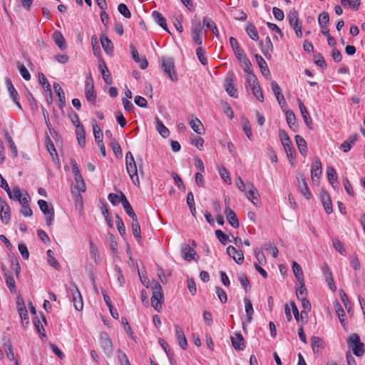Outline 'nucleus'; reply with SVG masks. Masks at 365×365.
<instances>
[{
    "label": "nucleus",
    "instance_id": "34",
    "mask_svg": "<svg viewBox=\"0 0 365 365\" xmlns=\"http://www.w3.org/2000/svg\"><path fill=\"white\" fill-rule=\"evenodd\" d=\"M295 141L299 153L303 156H306L307 153V147L305 140L301 135H297L295 136Z\"/></svg>",
    "mask_w": 365,
    "mask_h": 365
},
{
    "label": "nucleus",
    "instance_id": "13",
    "mask_svg": "<svg viewBox=\"0 0 365 365\" xmlns=\"http://www.w3.org/2000/svg\"><path fill=\"white\" fill-rule=\"evenodd\" d=\"M297 178L299 191L307 200H309L312 197V193L308 188L304 176L302 174H299Z\"/></svg>",
    "mask_w": 365,
    "mask_h": 365
},
{
    "label": "nucleus",
    "instance_id": "10",
    "mask_svg": "<svg viewBox=\"0 0 365 365\" xmlns=\"http://www.w3.org/2000/svg\"><path fill=\"white\" fill-rule=\"evenodd\" d=\"M126 169L128 175H130L133 182L135 184V180L139 182L138 176V170L136 163L135 162L133 156L126 157Z\"/></svg>",
    "mask_w": 365,
    "mask_h": 365
},
{
    "label": "nucleus",
    "instance_id": "50",
    "mask_svg": "<svg viewBox=\"0 0 365 365\" xmlns=\"http://www.w3.org/2000/svg\"><path fill=\"white\" fill-rule=\"evenodd\" d=\"M196 55L197 56L198 60L202 65L205 66L207 64L208 61L207 58L205 56V51L204 48H202L201 46H199L196 49Z\"/></svg>",
    "mask_w": 365,
    "mask_h": 365
},
{
    "label": "nucleus",
    "instance_id": "52",
    "mask_svg": "<svg viewBox=\"0 0 365 365\" xmlns=\"http://www.w3.org/2000/svg\"><path fill=\"white\" fill-rule=\"evenodd\" d=\"M17 68L24 80L29 81L31 79V75L27 68H26V66L23 63L18 62Z\"/></svg>",
    "mask_w": 365,
    "mask_h": 365
},
{
    "label": "nucleus",
    "instance_id": "54",
    "mask_svg": "<svg viewBox=\"0 0 365 365\" xmlns=\"http://www.w3.org/2000/svg\"><path fill=\"white\" fill-rule=\"evenodd\" d=\"M122 194H123V192H120V195L110 193L108 195V199L111 202L112 205H117L120 202H121V199L123 198Z\"/></svg>",
    "mask_w": 365,
    "mask_h": 365
},
{
    "label": "nucleus",
    "instance_id": "23",
    "mask_svg": "<svg viewBox=\"0 0 365 365\" xmlns=\"http://www.w3.org/2000/svg\"><path fill=\"white\" fill-rule=\"evenodd\" d=\"M321 201L322 202L323 207L324 208L325 212L327 214H330L332 212V204L331 197L328 192H322L321 194Z\"/></svg>",
    "mask_w": 365,
    "mask_h": 365
},
{
    "label": "nucleus",
    "instance_id": "44",
    "mask_svg": "<svg viewBox=\"0 0 365 365\" xmlns=\"http://www.w3.org/2000/svg\"><path fill=\"white\" fill-rule=\"evenodd\" d=\"M292 270L297 281L302 283L304 282V274L300 265L297 262H293Z\"/></svg>",
    "mask_w": 365,
    "mask_h": 365
},
{
    "label": "nucleus",
    "instance_id": "8",
    "mask_svg": "<svg viewBox=\"0 0 365 365\" xmlns=\"http://www.w3.org/2000/svg\"><path fill=\"white\" fill-rule=\"evenodd\" d=\"M99 342L104 353L108 356H111L113 351V348L111 339L107 332L102 331L100 334Z\"/></svg>",
    "mask_w": 365,
    "mask_h": 365
},
{
    "label": "nucleus",
    "instance_id": "42",
    "mask_svg": "<svg viewBox=\"0 0 365 365\" xmlns=\"http://www.w3.org/2000/svg\"><path fill=\"white\" fill-rule=\"evenodd\" d=\"M76 138L78 144L81 147H84L86 145V136L85 130L83 125H78V128L76 130Z\"/></svg>",
    "mask_w": 365,
    "mask_h": 365
},
{
    "label": "nucleus",
    "instance_id": "12",
    "mask_svg": "<svg viewBox=\"0 0 365 365\" xmlns=\"http://www.w3.org/2000/svg\"><path fill=\"white\" fill-rule=\"evenodd\" d=\"M247 189L244 192L246 195L247 198L250 200L255 205L257 206L259 203V194L257 188L254 186L252 182L247 183Z\"/></svg>",
    "mask_w": 365,
    "mask_h": 365
},
{
    "label": "nucleus",
    "instance_id": "33",
    "mask_svg": "<svg viewBox=\"0 0 365 365\" xmlns=\"http://www.w3.org/2000/svg\"><path fill=\"white\" fill-rule=\"evenodd\" d=\"M189 125L196 133L202 134V130H204L203 125L197 118L192 116V118L189 120Z\"/></svg>",
    "mask_w": 365,
    "mask_h": 365
},
{
    "label": "nucleus",
    "instance_id": "19",
    "mask_svg": "<svg viewBox=\"0 0 365 365\" xmlns=\"http://www.w3.org/2000/svg\"><path fill=\"white\" fill-rule=\"evenodd\" d=\"M225 214L230 225L234 228H237L240 226L238 219L234 211L227 206L225 210Z\"/></svg>",
    "mask_w": 365,
    "mask_h": 365
},
{
    "label": "nucleus",
    "instance_id": "24",
    "mask_svg": "<svg viewBox=\"0 0 365 365\" xmlns=\"http://www.w3.org/2000/svg\"><path fill=\"white\" fill-rule=\"evenodd\" d=\"M311 346L314 354L318 353L321 349L324 347V340L319 337L313 336L310 339Z\"/></svg>",
    "mask_w": 365,
    "mask_h": 365
},
{
    "label": "nucleus",
    "instance_id": "9",
    "mask_svg": "<svg viewBox=\"0 0 365 365\" xmlns=\"http://www.w3.org/2000/svg\"><path fill=\"white\" fill-rule=\"evenodd\" d=\"M289 23L291 27H292L297 36L302 37V24L299 22L298 13L296 10H292L288 14Z\"/></svg>",
    "mask_w": 365,
    "mask_h": 365
},
{
    "label": "nucleus",
    "instance_id": "43",
    "mask_svg": "<svg viewBox=\"0 0 365 365\" xmlns=\"http://www.w3.org/2000/svg\"><path fill=\"white\" fill-rule=\"evenodd\" d=\"M6 193L10 199L18 200L23 195L24 191L21 192L19 186H14L12 190L9 188V191H7Z\"/></svg>",
    "mask_w": 365,
    "mask_h": 365
},
{
    "label": "nucleus",
    "instance_id": "28",
    "mask_svg": "<svg viewBox=\"0 0 365 365\" xmlns=\"http://www.w3.org/2000/svg\"><path fill=\"white\" fill-rule=\"evenodd\" d=\"M181 255L183 259L190 261L195 259L196 252L187 245H184L181 249Z\"/></svg>",
    "mask_w": 365,
    "mask_h": 365
},
{
    "label": "nucleus",
    "instance_id": "39",
    "mask_svg": "<svg viewBox=\"0 0 365 365\" xmlns=\"http://www.w3.org/2000/svg\"><path fill=\"white\" fill-rule=\"evenodd\" d=\"M286 120L289 128L294 131H296V130L297 129L296 117L294 113L292 110H287L286 112Z\"/></svg>",
    "mask_w": 365,
    "mask_h": 365
},
{
    "label": "nucleus",
    "instance_id": "21",
    "mask_svg": "<svg viewBox=\"0 0 365 365\" xmlns=\"http://www.w3.org/2000/svg\"><path fill=\"white\" fill-rule=\"evenodd\" d=\"M99 71L101 73L102 77L105 83L108 85H110L113 83L112 77L110 71L106 66V63L103 61L99 62Z\"/></svg>",
    "mask_w": 365,
    "mask_h": 365
},
{
    "label": "nucleus",
    "instance_id": "59",
    "mask_svg": "<svg viewBox=\"0 0 365 365\" xmlns=\"http://www.w3.org/2000/svg\"><path fill=\"white\" fill-rule=\"evenodd\" d=\"M3 347L6 351L7 358L10 361H13L14 359V353L13 351L12 345L10 343V341H7L6 343H4L3 345Z\"/></svg>",
    "mask_w": 365,
    "mask_h": 365
},
{
    "label": "nucleus",
    "instance_id": "51",
    "mask_svg": "<svg viewBox=\"0 0 365 365\" xmlns=\"http://www.w3.org/2000/svg\"><path fill=\"white\" fill-rule=\"evenodd\" d=\"M132 231L135 237L140 240L141 238L140 227L138 221V217L135 218V220H133L132 222Z\"/></svg>",
    "mask_w": 365,
    "mask_h": 365
},
{
    "label": "nucleus",
    "instance_id": "26",
    "mask_svg": "<svg viewBox=\"0 0 365 365\" xmlns=\"http://www.w3.org/2000/svg\"><path fill=\"white\" fill-rule=\"evenodd\" d=\"M130 48H131L132 56H133V58L134 59V61L136 63H139L140 68L141 69H145L148 66V61L146 60V58H143L140 59L138 51L136 50L135 46H133V45L130 46Z\"/></svg>",
    "mask_w": 365,
    "mask_h": 365
},
{
    "label": "nucleus",
    "instance_id": "20",
    "mask_svg": "<svg viewBox=\"0 0 365 365\" xmlns=\"http://www.w3.org/2000/svg\"><path fill=\"white\" fill-rule=\"evenodd\" d=\"M175 336H176V339H177L179 346L182 349H184V350L186 349L187 346V339H186V337L184 334L182 329L178 325L175 326Z\"/></svg>",
    "mask_w": 365,
    "mask_h": 365
},
{
    "label": "nucleus",
    "instance_id": "7",
    "mask_svg": "<svg viewBox=\"0 0 365 365\" xmlns=\"http://www.w3.org/2000/svg\"><path fill=\"white\" fill-rule=\"evenodd\" d=\"M85 96L86 100L94 105L96 101V94L94 92V84L92 77L88 76L85 81Z\"/></svg>",
    "mask_w": 365,
    "mask_h": 365
},
{
    "label": "nucleus",
    "instance_id": "31",
    "mask_svg": "<svg viewBox=\"0 0 365 365\" xmlns=\"http://www.w3.org/2000/svg\"><path fill=\"white\" fill-rule=\"evenodd\" d=\"M203 26H206L207 29H210L212 34L218 38L220 36V34L218 31V29L215 24V23L207 16L203 18L202 20Z\"/></svg>",
    "mask_w": 365,
    "mask_h": 365
},
{
    "label": "nucleus",
    "instance_id": "36",
    "mask_svg": "<svg viewBox=\"0 0 365 365\" xmlns=\"http://www.w3.org/2000/svg\"><path fill=\"white\" fill-rule=\"evenodd\" d=\"M244 302L245 307V312L247 315V322L250 323L252 322V315L254 314L252 304L251 301L247 297L244 299Z\"/></svg>",
    "mask_w": 365,
    "mask_h": 365
},
{
    "label": "nucleus",
    "instance_id": "2",
    "mask_svg": "<svg viewBox=\"0 0 365 365\" xmlns=\"http://www.w3.org/2000/svg\"><path fill=\"white\" fill-rule=\"evenodd\" d=\"M203 25L200 18L195 16L191 21V34L194 43L198 46L202 44Z\"/></svg>",
    "mask_w": 365,
    "mask_h": 365
},
{
    "label": "nucleus",
    "instance_id": "53",
    "mask_svg": "<svg viewBox=\"0 0 365 365\" xmlns=\"http://www.w3.org/2000/svg\"><path fill=\"white\" fill-rule=\"evenodd\" d=\"M5 278L6 286L8 287L11 293H14L16 292V283L14 277L10 274L6 273Z\"/></svg>",
    "mask_w": 365,
    "mask_h": 365
},
{
    "label": "nucleus",
    "instance_id": "17",
    "mask_svg": "<svg viewBox=\"0 0 365 365\" xmlns=\"http://www.w3.org/2000/svg\"><path fill=\"white\" fill-rule=\"evenodd\" d=\"M225 91L226 92L231 96L235 98L238 97V91L237 89L235 87L234 81L232 79V76H227L225 79Z\"/></svg>",
    "mask_w": 365,
    "mask_h": 365
},
{
    "label": "nucleus",
    "instance_id": "6",
    "mask_svg": "<svg viewBox=\"0 0 365 365\" xmlns=\"http://www.w3.org/2000/svg\"><path fill=\"white\" fill-rule=\"evenodd\" d=\"M38 205L41 212L46 216V224L50 226L54 220V210L52 205H49L46 200H38Z\"/></svg>",
    "mask_w": 365,
    "mask_h": 365
},
{
    "label": "nucleus",
    "instance_id": "18",
    "mask_svg": "<svg viewBox=\"0 0 365 365\" xmlns=\"http://www.w3.org/2000/svg\"><path fill=\"white\" fill-rule=\"evenodd\" d=\"M52 39L55 42L56 45L62 51L67 48L66 42L65 38L59 31H55L52 34Z\"/></svg>",
    "mask_w": 365,
    "mask_h": 365
},
{
    "label": "nucleus",
    "instance_id": "25",
    "mask_svg": "<svg viewBox=\"0 0 365 365\" xmlns=\"http://www.w3.org/2000/svg\"><path fill=\"white\" fill-rule=\"evenodd\" d=\"M122 196L123 198L121 199V203L123 205V209L125 210L126 214L132 218V220H135L137 215H135L131 205L124 194H122Z\"/></svg>",
    "mask_w": 365,
    "mask_h": 365
},
{
    "label": "nucleus",
    "instance_id": "35",
    "mask_svg": "<svg viewBox=\"0 0 365 365\" xmlns=\"http://www.w3.org/2000/svg\"><path fill=\"white\" fill-rule=\"evenodd\" d=\"M100 40L105 52L108 54H110L113 51L112 41L104 35L101 36Z\"/></svg>",
    "mask_w": 365,
    "mask_h": 365
},
{
    "label": "nucleus",
    "instance_id": "47",
    "mask_svg": "<svg viewBox=\"0 0 365 365\" xmlns=\"http://www.w3.org/2000/svg\"><path fill=\"white\" fill-rule=\"evenodd\" d=\"M246 31L250 38L252 40L257 41L259 39L258 32L254 24H249L246 27Z\"/></svg>",
    "mask_w": 365,
    "mask_h": 365
},
{
    "label": "nucleus",
    "instance_id": "57",
    "mask_svg": "<svg viewBox=\"0 0 365 365\" xmlns=\"http://www.w3.org/2000/svg\"><path fill=\"white\" fill-rule=\"evenodd\" d=\"M329 21V16L327 12H322L318 17V22L322 29L326 27Z\"/></svg>",
    "mask_w": 365,
    "mask_h": 365
},
{
    "label": "nucleus",
    "instance_id": "58",
    "mask_svg": "<svg viewBox=\"0 0 365 365\" xmlns=\"http://www.w3.org/2000/svg\"><path fill=\"white\" fill-rule=\"evenodd\" d=\"M332 244L334 248L339 252L341 255L345 256L346 255V250L344 248L343 243L339 240L338 239H333L332 240Z\"/></svg>",
    "mask_w": 365,
    "mask_h": 365
},
{
    "label": "nucleus",
    "instance_id": "1",
    "mask_svg": "<svg viewBox=\"0 0 365 365\" xmlns=\"http://www.w3.org/2000/svg\"><path fill=\"white\" fill-rule=\"evenodd\" d=\"M68 297L73 303V306L77 311H81L83 308V298L77 286L71 282L70 286L66 288Z\"/></svg>",
    "mask_w": 365,
    "mask_h": 365
},
{
    "label": "nucleus",
    "instance_id": "62",
    "mask_svg": "<svg viewBox=\"0 0 365 365\" xmlns=\"http://www.w3.org/2000/svg\"><path fill=\"white\" fill-rule=\"evenodd\" d=\"M38 81L39 83L47 91L51 92V86L47 81L46 76L42 73H38Z\"/></svg>",
    "mask_w": 365,
    "mask_h": 365
},
{
    "label": "nucleus",
    "instance_id": "60",
    "mask_svg": "<svg viewBox=\"0 0 365 365\" xmlns=\"http://www.w3.org/2000/svg\"><path fill=\"white\" fill-rule=\"evenodd\" d=\"M48 257V263L55 269L58 268V262L54 257L53 252L51 250H48L46 252Z\"/></svg>",
    "mask_w": 365,
    "mask_h": 365
},
{
    "label": "nucleus",
    "instance_id": "5",
    "mask_svg": "<svg viewBox=\"0 0 365 365\" xmlns=\"http://www.w3.org/2000/svg\"><path fill=\"white\" fill-rule=\"evenodd\" d=\"M348 344L352 348L356 356H361L364 354V344L360 342L359 336L357 334H351L349 336Z\"/></svg>",
    "mask_w": 365,
    "mask_h": 365
},
{
    "label": "nucleus",
    "instance_id": "22",
    "mask_svg": "<svg viewBox=\"0 0 365 365\" xmlns=\"http://www.w3.org/2000/svg\"><path fill=\"white\" fill-rule=\"evenodd\" d=\"M6 84L8 91L9 92L10 97L12 98V100L14 101L15 104L19 108H21V104L19 102V94H18V92L16 91V90L15 89L14 86H13L11 81L9 78H6Z\"/></svg>",
    "mask_w": 365,
    "mask_h": 365
},
{
    "label": "nucleus",
    "instance_id": "29",
    "mask_svg": "<svg viewBox=\"0 0 365 365\" xmlns=\"http://www.w3.org/2000/svg\"><path fill=\"white\" fill-rule=\"evenodd\" d=\"M152 16L154 19L155 21L161 26L165 31L170 33L167 23L166 19L164 18V16L158 11H153L152 12Z\"/></svg>",
    "mask_w": 365,
    "mask_h": 365
},
{
    "label": "nucleus",
    "instance_id": "30",
    "mask_svg": "<svg viewBox=\"0 0 365 365\" xmlns=\"http://www.w3.org/2000/svg\"><path fill=\"white\" fill-rule=\"evenodd\" d=\"M327 178L332 187L336 190L338 189L336 186L337 175L335 169L332 166H328L327 168Z\"/></svg>",
    "mask_w": 365,
    "mask_h": 365
},
{
    "label": "nucleus",
    "instance_id": "48",
    "mask_svg": "<svg viewBox=\"0 0 365 365\" xmlns=\"http://www.w3.org/2000/svg\"><path fill=\"white\" fill-rule=\"evenodd\" d=\"M75 179V189L78 192H84L86 190V183L82 178V175L74 177Z\"/></svg>",
    "mask_w": 365,
    "mask_h": 365
},
{
    "label": "nucleus",
    "instance_id": "63",
    "mask_svg": "<svg viewBox=\"0 0 365 365\" xmlns=\"http://www.w3.org/2000/svg\"><path fill=\"white\" fill-rule=\"evenodd\" d=\"M118 11L125 18L130 19L131 17V13L130 10L128 9V6L123 3H121L118 6Z\"/></svg>",
    "mask_w": 365,
    "mask_h": 365
},
{
    "label": "nucleus",
    "instance_id": "11",
    "mask_svg": "<svg viewBox=\"0 0 365 365\" xmlns=\"http://www.w3.org/2000/svg\"><path fill=\"white\" fill-rule=\"evenodd\" d=\"M322 173V165L320 159L316 157L312 163L311 169V177L313 183L317 184Z\"/></svg>",
    "mask_w": 365,
    "mask_h": 365
},
{
    "label": "nucleus",
    "instance_id": "14",
    "mask_svg": "<svg viewBox=\"0 0 365 365\" xmlns=\"http://www.w3.org/2000/svg\"><path fill=\"white\" fill-rule=\"evenodd\" d=\"M227 253L238 264L243 263L244 255L241 250H237L233 246L230 245L227 247Z\"/></svg>",
    "mask_w": 365,
    "mask_h": 365
},
{
    "label": "nucleus",
    "instance_id": "45",
    "mask_svg": "<svg viewBox=\"0 0 365 365\" xmlns=\"http://www.w3.org/2000/svg\"><path fill=\"white\" fill-rule=\"evenodd\" d=\"M53 89L57 96L58 97V100L60 102L59 107L62 108L65 103V96L61 86L57 83H53Z\"/></svg>",
    "mask_w": 365,
    "mask_h": 365
},
{
    "label": "nucleus",
    "instance_id": "64",
    "mask_svg": "<svg viewBox=\"0 0 365 365\" xmlns=\"http://www.w3.org/2000/svg\"><path fill=\"white\" fill-rule=\"evenodd\" d=\"M218 171L220 177L225 180V182L230 185L232 183V180L226 168L225 167H220L219 168Z\"/></svg>",
    "mask_w": 365,
    "mask_h": 365
},
{
    "label": "nucleus",
    "instance_id": "3",
    "mask_svg": "<svg viewBox=\"0 0 365 365\" xmlns=\"http://www.w3.org/2000/svg\"><path fill=\"white\" fill-rule=\"evenodd\" d=\"M163 293L160 284L155 282L153 287V295L151 297V304L153 307L158 312L162 310V302L163 301Z\"/></svg>",
    "mask_w": 365,
    "mask_h": 365
},
{
    "label": "nucleus",
    "instance_id": "27",
    "mask_svg": "<svg viewBox=\"0 0 365 365\" xmlns=\"http://www.w3.org/2000/svg\"><path fill=\"white\" fill-rule=\"evenodd\" d=\"M298 103H299V108L301 114L302 115V118L304 119V121L305 124L309 128H311L312 120V118H311V117H310V115H309V113H308L305 106L304 105V103L299 99H298Z\"/></svg>",
    "mask_w": 365,
    "mask_h": 365
},
{
    "label": "nucleus",
    "instance_id": "4",
    "mask_svg": "<svg viewBox=\"0 0 365 365\" xmlns=\"http://www.w3.org/2000/svg\"><path fill=\"white\" fill-rule=\"evenodd\" d=\"M161 66L165 75L172 81H178V76L175 71V62L173 58H163Z\"/></svg>",
    "mask_w": 365,
    "mask_h": 365
},
{
    "label": "nucleus",
    "instance_id": "61",
    "mask_svg": "<svg viewBox=\"0 0 365 365\" xmlns=\"http://www.w3.org/2000/svg\"><path fill=\"white\" fill-rule=\"evenodd\" d=\"M336 314L339 319V321L343 327H345L347 324V322H346L344 317H345V312L341 307V305L338 304L336 309Z\"/></svg>",
    "mask_w": 365,
    "mask_h": 365
},
{
    "label": "nucleus",
    "instance_id": "32",
    "mask_svg": "<svg viewBox=\"0 0 365 365\" xmlns=\"http://www.w3.org/2000/svg\"><path fill=\"white\" fill-rule=\"evenodd\" d=\"M255 57L262 75L264 76H269V70L264 59L259 54H256Z\"/></svg>",
    "mask_w": 365,
    "mask_h": 365
},
{
    "label": "nucleus",
    "instance_id": "41",
    "mask_svg": "<svg viewBox=\"0 0 365 365\" xmlns=\"http://www.w3.org/2000/svg\"><path fill=\"white\" fill-rule=\"evenodd\" d=\"M273 51V45L269 36L265 38V43L262 46V52L267 58H270V53Z\"/></svg>",
    "mask_w": 365,
    "mask_h": 365
},
{
    "label": "nucleus",
    "instance_id": "37",
    "mask_svg": "<svg viewBox=\"0 0 365 365\" xmlns=\"http://www.w3.org/2000/svg\"><path fill=\"white\" fill-rule=\"evenodd\" d=\"M92 126H93V135H94V138H95V140H96V143L99 144V143H103V132L101 130V128H99L96 121L94 120H93Z\"/></svg>",
    "mask_w": 365,
    "mask_h": 365
},
{
    "label": "nucleus",
    "instance_id": "46",
    "mask_svg": "<svg viewBox=\"0 0 365 365\" xmlns=\"http://www.w3.org/2000/svg\"><path fill=\"white\" fill-rule=\"evenodd\" d=\"M1 211L4 213V215H0V218L2 222L6 225L11 220L10 207L8 205H5L1 207Z\"/></svg>",
    "mask_w": 365,
    "mask_h": 365
},
{
    "label": "nucleus",
    "instance_id": "38",
    "mask_svg": "<svg viewBox=\"0 0 365 365\" xmlns=\"http://www.w3.org/2000/svg\"><path fill=\"white\" fill-rule=\"evenodd\" d=\"M17 309L22 320L29 319L27 310L21 298H19L17 300Z\"/></svg>",
    "mask_w": 365,
    "mask_h": 365
},
{
    "label": "nucleus",
    "instance_id": "15",
    "mask_svg": "<svg viewBox=\"0 0 365 365\" xmlns=\"http://www.w3.org/2000/svg\"><path fill=\"white\" fill-rule=\"evenodd\" d=\"M271 87H272V90L277 98V101L279 103V104L280 105V106L282 107L284 105H286V101H285L284 97L282 93V89L279 87V86L278 85V83L276 81H273L271 83Z\"/></svg>",
    "mask_w": 365,
    "mask_h": 365
},
{
    "label": "nucleus",
    "instance_id": "49",
    "mask_svg": "<svg viewBox=\"0 0 365 365\" xmlns=\"http://www.w3.org/2000/svg\"><path fill=\"white\" fill-rule=\"evenodd\" d=\"M242 129L246 136L248 138L249 140H251L252 136V128L250 121L248 120L247 118H244L242 120Z\"/></svg>",
    "mask_w": 365,
    "mask_h": 365
},
{
    "label": "nucleus",
    "instance_id": "16",
    "mask_svg": "<svg viewBox=\"0 0 365 365\" xmlns=\"http://www.w3.org/2000/svg\"><path fill=\"white\" fill-rule=\"evenodd\" d=\"M232 346L236 350H244L245 348V340L242 335L237 332L235 336L230 337Z\"/></svg>",
    "mask_w": 365,
    "mask_h": 365
},
{
    "label": "nucleus",
    "instance_id": "40",
    "mask_svg": "<svg viewBox=\"0 0 365 365\" xmlns=\"http://www.w3.org/2000/svg\"><path fill=\"white\" fill-rule=\"evenodd\" d=\"M156 121V130L160 133L161 136L163 138H167L169 134L170 131L164 125L163 123L158 117L155 118Z\"/></svg>",
    "mask_w": 365,
    "mask_h": 365
},
{
    "label": "nucleus",
    "instance_id": "55",
    "mask_svg": "<svg viewBox=\"0 0 365 365\" xmlns=\"http://www.w3.org/2000/svg\"><path fill=\"white\" fill-rule=\"evenodd\" d=\"M252 91L253 95L258 99L260 102L264 101V96L262 92L261 88L259 83H255L254 87L252 88Z\"/></svg>",
    "mask_w": 365,
    "mask_h": 365
},
{
    "label": "nucleus",
    "instance_id": "56",
    "mask_svg": "<svg viewBox=\"0 0 365 365\" xmlns=\"http://www.w3.org/2000/svg\"><path fill=\"white\" fill-rule=\"evenodd\" d=\"M159 344H160V346L163 347V349L165 351L168 359L170 360H172L173 359L174 355H173V353L170 346L168 345V344L162 339H159Z\"/></svg>",
    "mask_w": 365,
    "mask_h": 365
}]
</instances>
